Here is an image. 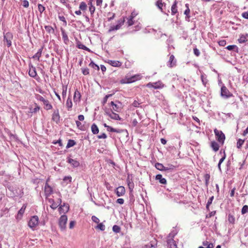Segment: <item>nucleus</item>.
Returning <instances> with one entry per match:
<instances>
[{"label":"nucleus","instance_id":"nucleus-1","mask_svg":"<svg viewBox=\"0 0 248 248\" xmlns=\"http://www.w3.org/2000/svg\"><path fill=\"white\" fill-rule=\"evenodd\" d=\"M177 232L178 231L176 229H173L167 236V243L168 248H178L177 242L174 240V237L177 234Z\"/></svg>","mask_w":248,"mask_h":248},{"label":"nucleus","instance_id":"nucleus-2","mask_svg":"<svg viewBox=\"0 0 248 248\" xmlns=\"http://www.w3.org/2000/svg\"><path fill=\"white\" fill-rule=\"evenodd\" d=\"M142 76L141 74H136L131 77L126 76L124 79L120 80L122 84L131 83L141 79Z\"/></svg>","mask_w":248,"mask_h":248},{"label":"nucleus","instance_id":"nucleus-3","mask_svg":"<svg viewBox=\"0 0 248 248\" xmlns=\"http://www.w3.org/2000/svg\"><path fill=\"white\" fill-rule=\"evenodd\" d=\"M214 132L217 140H218V142L223 144L225 139V135L221 131L218 130L217 129H215L214 130Z\"/></svg>","mask_w":248,"mask_h":248},{"label":"nucleus","instance_id":"nucleus-4","mask_svg":"<svg viewBox=\"0 0 248 248\" xmlns=\"http://www.w3.org/2000/svg\"><path fill=\"white\" fill-rule=\"evenodd\" d=\"M67 221V217L66 215L61 216L59 219V225L62 231L65 230L66 228V224Z\"/></svg>","mask_w":248,"mask_h":248},{"label":"nucleus","instance_id":"nucleus-5","mask_svg":"<svg viewBox=\"0 0 248 248\" xmlns=\"http://www.w3.org/2000/svg\"><path fill=\"white\" fill-rule=\"evenodd\" d=\"M39 218L37 216L32 217L28 222L30 228L34 229L38 224Z\"/></svg>","mask_w":248,"mask_h":248},{"label":"nucleus","instance_id":"nucleus-6","mask_svg":"<svg viewBox=\"0 0 248 248\" xmlns=\"http://www.w3.org/2000/svg\"><path fill=\"white\" fill-rule=\"evenodd\" d=\"M233 94L225 86H223L221 88V96L222 97L227 99L232 96Z\"/></svg>","mask_w":248,"mask_h":248},{"label":"nucleus","instance_id":"nucleus-7","mask_svg":"<svg viewBox=\"0 0 248 248\" xmlns=\"http://www.w3.org/2000/svg\"><path fill=\"white\" fill-rule=\"evenodd\" d=\"M155 167L157 170L161 171L173 170L174 168V166L172 165H169V167H165L163 165V164L159 163H156Z\"/></svg>","mask_w":248,"mask_h":248},{"label":"nucleus","instance_id":"nucleus-8","mask_svg":"<svg viewBox=\"0 0 248 248\" xmlns=\"http://www.w3.org/2000/svg\"><path fill=\"white\" fill-rule=\"evenodd\" d=\"M13 34L10 32H7L4 35V41L7 43V46L10 47L12 45Z\"/></svg>","mask_w":248,"mask_h":248},{"label":"nucleus","instance_id":"nucleus-9","mask_svg":"<svg viewBox=\"0 0 248 248\" xmlns=\"http://www.w3.org/2000/svg\"><path fill=\"white\" fill-rule=\"evenodd\" d=\"M58 210L60 214L62 213L65 214L69 211V206L68 204L63 203V204L59 206Z\"/></svg>","mask_w":248,"mask_h":248},{"label":"nucleus","instance_id":"nucleus-10","mask_svg":"<svg viewBox=\"0 0 248 248\" xmlns=\"http://www.w3.org/2000/svg\"><path fill=\"white\" fill-rule=\"evenodd\" d=\"M124 22V19L119 20L118 21V23L116 26H112L110 27V29L108 30V31L111 32L115 30H119L121 28V27L123 25Z\"/></svg>","mask_w":248,"mask_h":248},{"label":"nucleus","instance_id":"nucleus-11","mask_svg":"<svg viewBox=\"0 0 248 248\" xmlns=\"http://www.w3.org/2000/svg\"><path fill=\"white\" fill-rule=\"evenodd\" d=\"M52 119L56 123H58L60 120V116L58 109L55 110L52 114Z\"/></svg>","mask_w":248,"mask_h":248},{"label":"nucleus","instance_id":"nucleus-12","mask_svg":"<svg viewBox=\"0 0 248 248\" xmlns=\"http://www.w3.org/2000/svg\"><path fill=\"white\" fill-rule=\"evenodd\" d=\"M125 192V188L123 186H120L115 190V193L118 197L122 196Z\"/></svg>","mask_w":248,"mask_h":248},{"label":"nucleus","instance_id":"nucleus-13","mask_svg":"<svg viewBox=\"0 0 248 248\" xmlns=\"http://www.w3.org/2000/svg\"><path fill=\"white\" fill-rule=\"evenodd\" d=\"M176 61L174 58V56L173 55H170L167 65L170 67H172L176 65Z\"/></svg>","mask_w":248,"mask_h":248},{"label":"nucleus","instance_id":"nucleus-14","mask_svg":"<svg viewBox=\"0 0 248 248\" xmlns=\"http://www.w3.org/2000/svg\"><path fill=\"white\" fill-rule=\"evenodd\" d=\"M106 114L111 119L115 120H120L121 119L118 114L112 112H106Z\"/></svg>","mask_w":248,"mask_h":248},{"label":"nucleus","instance_id":"nucleus-15","mask_svg":"<svg viewBox=\"0 0 248 248\" xmlns=\"http://www.w3.org/2000/svg\"><path fill=\"white\" fill-rule=\"evenodd\" d=\"M29 75L32 78H35L37 75L35 68L32 65H30V69L29 70Z\"/></svg>","mask_w":248,"mask_h":248},{"label":"nucleus","instance_id":"nucleus-16","mask_svg":"<svg viewBox=\"0 0 248 248\" xmlns=\"http://www.w3.org/2000/svg\"><path fill=\"white\" fill-rule=\"evenodd\" d=\"M45 192L47 196L50 195L52 192V188L48 185L47 181H46L45 186Z\"/></svg>","mask_w":248,"mask_h":248},{"label":"nucleus","instance_id":"nucleus-17","mask_svg":"<svg viewBox=\"0 0 248 248\" xmlns=\"http://www.w3.org/2000/svg\"><path fill=\"white\" fill-rule=\"evenodd\" d=\"M67 162L74 168L78 167L79 166V162L72 158H68Z\"/></svg>","mask_w":248,"mask_h":248},{"label":"nucleus","instance_id":"nucleus-18","mask_svg":"<svg viewBox=\"0 0 248 248\" xmlns=\"http://www.w3.org/2000/svg\"><path fill=\"white\" fill-rule=\"evenodd\" d=\"M177 13V1L175 0L171 6V13L172 15H174Z\"/></svg>","mask_w":248,"mask_h":248},{"label":"nucleus","instance_id":"nucleus-19","mask_svg":"<svg viewBox=\"0 0 248 248\" xmlns=\"http://www.w3.org/2000/svg\"><path fill=\"white\" fill-rule=\"evenodd\" d=\"M186 7V9L184 12V14L186 16V20L187 21H189V18H190V9L189 8V4L186 3L185 5Z\"/></svg>","mask_w":248,"mask_h":248},{"label":"nucleus","instance_id":"nucleus-20","mask_svg":"<svg viewBox=\"0 0 248 248\" xmlns=\"http://www.w3.org/2000/svg\"><path fill=\"white\" fill-rule=\"evenodd\" d=\"M108 63L112 66L119 67L121 65V62L118 61H112L109 60Z\"/></svg>","mask_w":248,"mask_h":248},{"label":"nucleus","instance_id":"nucleus-21","mask_svg":"<svg viewBox=\"0 0 248 248\" xmlns=\"http://www.w3.org/2000/svg\"><path fill=\"white\" fill-rule=\"evenodd\" d=\"M26 208V205L23 204V205L22 206L21 208L19 210V211L18 212V214L17 215V218H21L22 215L24 213Z\"/></svg>","mask_w":248,"mask_h":248},{"label":"nucleus","instance_id":"nucleus-22","mask_svg":"<svg viewBox=\"0 0 248 248\" xmlns=\"http://www.w3.org/2000/svg\"><path fill=\"white\" fill-rule=\"evenodd\" d=\"M81 95L79 91L77 90L75 92L74 96V102H79L80 100Z\"/></svg>","mask_w":248,"mask_h":248},{"label":"nucleus","instance_id":"nucleus-23","mask_svg":"<svg viewBox=\"0 0 248 248\" xmlns=\"http://www.w3.org/2000/svg\"><path fill=\"white\" fill-rule=\"evenodd\" d=\"M248 34H242L238 39V41L239 43H244L247 41Z\"/></svg>","mask_w":248,"mask_h":248},{"label":"nucleus","instance_id":"nucleus-24","mask_svg":"<svg viewBox=\"0 0 248 248\" xmlns=\"http://www.w3.org/2000/svg\"><path fill=\"white\" fill-rule=\"evenodd\" d=\"M48 202L51 204L50 207L53 209H56L58 207V204L56 203L53 199H48Z\"/></svg>","mask_w":248,"mask_h":248},{"label":"nucleus","instance_id":"nucleus-25","mask_svg":"<svg viewBox=\"0 0 248 248\" xmlns=\"http://www.w3.org/2000/svg\"><path fill=\"white\" fill-rule=\"evenodd\" d=\"M155 178L156 180H159V182L162 184H166L167 181L166 179L162 178L161 174H157L156 175Z\"/></svg>","mask_w":248,"mask_h":248},{"label":"nucleus","instance_id":"nucleus-26","mask_svg":"<svg viewBox=\"0 0 248 248\" xmlns=\"http://www.w3.org/2000/svg\"><path fill=\"white\" fill-rule=\"evenodd\" d=\"M164 85L160 81L154 82V88L155 89H161L163 88Z\"/></svg>","mask_w":248,"mask_h":248},{"label":"nucleus","instance_id":"nucleus-27","mask_svg":"<svg viewBox=\"0 0 248 248\" xmlns=\"http://www.w3.org/2000/svg\"><path fill=\"white\" fill-rule=\"evenodd\" d=\"M111 106L112 107V110L116 111L119 112L121 110V108L119 105L116 104H115L113 101H111L110 103Z\"/></svg>","mask_w":248,"mask_h":248},{"label":"nucleus","instance_id":"nucleus-28","mask_svg":"<svg viewBox=\"0 0 248 248\" xmlns=\"http://www.w3.org/2000/svg\"><path fill=\"white\" fill-rule=\"evenodd\" d=\"M43 51V47L40 48L37 52L32 57L33 59H37L38 61H40V58L42 55V53Z\"/></svg>","mask_w":248,"mask_h":248},{"label":"nucleus","instance_id":"nucleus-29","mask_svg":"<svg viewBox=\"0 0 248 248\" xmlns=\"http://www.w3.org/2000/svg\"><path fill=\"white\" fill-rule=\"evenodd\" d=\"M92 1L93 0H90L88 2V5H89V11L92 15L94 14L95 9V7L93 5Z\"/></svg>","mask_w":248,"mask_h":248},{"label":"nucleus","instance_id":"nucleus-30","mask_svg":"<svg viewBox=\"0 0 248 248\" xmlns=\"http://www.w3.org/2000/svg\"><path fill=\"white\" fill-rule=\"evenodd\" d=\"M211 146L215 152L217 151L219 147L218 144L214 141L211 142Z\"/></svg>","mask_w":248,"mask_h":248},{"label":"nucleus","instance_id":"nucleus-31","mask_svg":"<svg viewBox=\"0 0 248 248\" xmlns=\"http://www.w3.org/2000/svg\"><path fill=\"white\" fill-rule=\"evenodd\" d=\"M91 130L93 134H97L99 132V129L95 124H93L91 126Z\"/></svg>","mask_w":248,"mask_h":248},{"label":"nucleus","instance_id":"nucleus-32","mask_svg":"<svg viewBox=\"0 0 248 248\" xmlns=\"http://www.w3.org/2000/svg\"><path fill=\"white\" fill-rule=\"evenodd\" d=\"M66 108L68 110H71L72 108L73 104L71 99L69 97L67 100L66 103Z\"/></svg>","mask_w":248,"mask_h":248},{"label":"nucleus","instance_id":"nucleus-33","mask_svg":"<svg viewBox=\"0 0 248 248\" xmlns=\"http://www.w3.org/2000/svg\"><path fill=\"white\" fill-rule=\"evenodd\" d=\"M43 104L45 109L46 110L51 109L52 108V106L49 103V101L47 100L44 101Z\"/></svg>","mask_w":248,"mask_h":248},{"label":"nucleus","instance_id":"nucleus-34","mask_svg":"<svg viewBox=\"0 0 248 248\" xmlns=\"http://www.w3.org/2000/svg\"><path fill=\"white\" fill-rule=\"evenodd\" d=\"M202 245L203 247L205 248H213L214 245L212 243H210L208 241H205L202 242Z\"/></svg>","mask_w":248,"mask_h":248},{"label":"nucleus","instance_id":"nucleus-35","mask_svg":"<svg viewBox=\"0 0 248 248\" xmlns=\"http://www.w3.org/2000/svg\"><path fill=\"white\" fill-rule=\"evenodd\" d=\"M107 130L110 132L116 133H121L123 131L122 130L115 129L110 126H108V127L107 128Z\"/></svg>","mask_w":248,"mask_h":248},{"label":"nucleus","instance_id":"nucleus-36","mask_svg":"<svg viewBox=\"0 0 248 248\" xmlns=\"http://www.w3.org/2000/svg\"><path fill=\"white\" fill-rule=\"evenodd\" d=\"M79 8L80 10L85 11L87 9V6L86 3L85 2H84V1L81 2L80 3Z\"/></svg>","mask_w":248,"mask_h":248},{"label":"nucleus","instance_id":"nucleus-37","mask_svg":"<svg viewBox=\"0 0 248 248\" xmlns=\"http://www.w3.org/2000/svg\"><path fill=\"white\" fill-rule=\"evenodd\" d=\"M201 78L203 85L205 86L206 83H207V79L206 77L204 74H202Z\"/></svg>","mask_w":248,"mask_h":248},{"label":"nucleus","instance_id":"nucleus-38","mask_svg":"<svg viewBox=\"0 0 248 248\" xmlns=\"http://www.w3.org/2000/svg\"><path fill=\"white\" fill-rule=\"evenodd\" d=\"M76 144V142L74 140H68V143L66 145V148H69L74 146Z\"/></svg>","mask_w":248,"mask_h":248},{"label":"nucleus","instance_id":"nucleus-39","mask_svg":"<svg viewBox=\"0 0 248 248\" xmlns=\"http://www.w3.org/2000/svg\"><path fill=\"white\" fill-rule=\"evenodd\" d=\"M67 86H62V96L63 98L66 97V93H67Z\"/></svg>","mask_w":248,"mask_h":248},{"label":"nucleus","instance_id":"nucleus-40","mask_svg":"<svg viewBox=\"0 0 248 248\" xmlns=\"http://www.w3.org/2000/svg\"><path fill=\"white\" fill-rule=\"evenodd\" d=\"M112 230L115 233H119L120 232L121 228L119 226L115 225L112 227Z\"/></svg>","mask_w":248,"mask_h":248},{"label":"nucleus","instance_id":"nucleus-41","mask_svg":"<svg viewBox=\"0 0 248 248\" xmlns=\"http://www.w3.org/2000/svg\"><path fill=\"white\" fill-rule=\"evenodd\" d=\"M214 198V197L213 196L209 199L206 207L207 210H209V206L212 204Z\"/></svg>","mask_w":248,"mask_h":248},{"label":"nucleus","instance_id":"nucleus-42","mask_svg":"<svg viewBox=\"0 0 248 248\" xmlns=\"http://www.w3.org/2000/svg\"><path fill=\"white\" fill-rule=\"evenodd\" d=\"M38 9L39 12L42 14L46 9L45 7L41 4H38Z\"/></svg>","mask_w":248,"mask_h":248},{"label":"nucleus","instance_id":"nucleus-43","mask_svg":"<svg viewBox=\"0 0 248 248\" xmlns=\"http://www.w3.org/2000/svg\"><path fill=\"white\" fill-rule=\"evenodd\" d=\"M244 142V140L239 139L237 142V147L240 148Z\"/></svg>","mask_w":248,"mask_h":248},{"label":"nucleus","instance_id":"nucleus-44","mask_svg":"<svg viewBox=\"0 0 248 248\" xmlns=\"http://www.w3.org/2000/svg\"><path fill=\"white\" fill-rule=\"evenodd\" d=\"M96 228L100 229L101 231H104L105 229V226L102 223H100L97 225Z\"/></svg>","mask_w":248,"mask_h":248},{"label":"nucleus","instance_id":"nucleus-45","mask_svg":"<svg viewBox=\"0 0 248 248\" xmlns=\"http://www.w3.org/2000/svg\"><path fill=\"white\" fill-rule=\"evenodd\" d=\"M248 212V206L247 205H244L241 210L242 214L244 215Z\"/></svg>","mask_w":248,"mask_h":248},{"label":"nucleus","instance_id":"nucleus-46","mask_svg":"<svg viewBox=\"0 0 248 248\" xmlns=\"http://www.w3.org/2000/svg\"><path fill=\"white\" fill-rule=\"evenodd\" d=\"M228 221L230 223H233L235 221V218L233 216L230 214L228 216Z\"/></svg>","mask_w":248,"mask_h":248},{"label":"nucleus","instance_id":"nucleus-47","mask_svg":"<svg viewBox=\"0 0 248 248\" xmlns=\"http://www.w3.org/2000/svg\"><path fill=\"white\" fill-rule=\"evenodd\" d=\"M133 18H132L131 17L129 16V18L127 19V23L128 24V25L129 26H132L134 24V21L133 20Z\"/></svg>","mask_w":248,"mask_h":248},{"label":"nucleus","instance_id":"nucleus-48","mask_svg":"<svg viewBox=\"0 0 248 248\" xmlns=\"http://www.w3.org/2000/svg\"><path fill=\"white\" fill-rule=\"evenodd\" d=\"M45 28L46 30L49 33H50L51 31H54V30L52 28V27L50 26H46L45 27Z\"/></svg>","mask_w":248,"mask_h":248},{"label":"nucleus","instance_id":"nucleus-49","mask_svg":"<svg viewBox=\"0 0 248 248\" xmlns=\"http://www.w3.org/2000/svg\"><path fill=\"white\" fill-rule=\"evenodd\" d=\"M205 181V185L207 186L209 183V180L210 179V175L208 174H206L204 176Z\"/></svg>","mask_w":248,"mask_h":248},{"label":"nucleus","instance_id":"nucleus-50","mask_svg":"<svg viewBox=\"0 0 248 248\" xmlns=\"http://www.w3.org/2000/svg\"><path fill=\"white\" fill-rule=\"evenodd\" d=\"M78 48H80V49H83V50H85L90 51V49L89 48H88L87 47H86L84 45H78Z\"/></svg>","mask_w":248,"mask_h":248},{"label":"nucleus","instance_id":"nucleus-51","mask_svg":"<svg viewBox=\"0 0 248 248\" xmlns=\"http://www.w3.org/2000/svg\"><path fill=\"white\" fill-rule=\"evenodd\" d=\"M58 17H59V19L61 21H62L63 22L64 25H67V22H66V19H65V18L64 16H59Z\"/></svg>","mask_w":248,"mask_h":248},{"label":"nucleus","instance_id":"nucleus-52","mask_svg":"<svg viewBox=\"0 0 248 248\" xmlns=\"http://www.w3.org/2000/svg\"><path fill=\"white\" fill-rule=\"evenodd\" d=\"M156 5L157 6V7L161 10L162 9V6H163V3H162V1L161 0H158L157 2H156Z\"/></svg>","mask_w":248,"mask_h":248},{"label":"nucleus","instance_id":"nucleus-53","mask_svg":"<svg viewBox=\"0 0 248 248\" xmlns=\"http://www.w3.org/2000/svg\"><path fill=\"white\" fill-rule=\"evenodd\" d=\"M23 6L25 8H27L29 7V2L28 0H24L22 1V3Z\"/></svg>","mask_w":248,"mask_h":248},{"label":"nucleus","instance_id":"nucleus-54","mask_svg":"<svg viewBox=\"0 0 248 248\" xmlns=\"http://www.w3.org/2000/svg\"><path fill=\"white\" fill-rule=\"evenodd\" d=\"M82 74L84 75H87L89 74V69L88 68H82Z\"/></svg>","mask_w":248,"mask_h":248},{"label":"nucleus","instance_id":"nucleus-55","mask_svg":"<svg viewBox=\"0 0 248 248\" xmlns=\"http://www.w3.org/2000/svg\"><path fill=\"white\" fill-rule=\"evenodd\" d=\"M226 48L229 50H232L234 48H236L237 49H238L237 47L235 45H230V46H228Z\"/></svg>","mask_w":248,"mask_h":248},{"label":"nucleus","instance_id":"nucleus-56","mask_svg":"<svg viewBox=\"0 0 248 248\" xmlns=\"http://www.w3.org/2000/svg\"><path fill=\"white\" fill-rule=\"evenodd\" d=\"M89 66L92 67L93 68H97V70H99V66L95 64L93 62H92L90 64Z\"/></svg>","mask_w":248,"mask_h":248},{"label":"nucleus","instance_id":"nucleus-57","mask_svg":"<svg viewBox=\"0 0 248 248\" xmlns=\"http://www.w3.org/2000/svg\"><path fill=\"white\" fill-rule=\"evenodd\" d=\"M193 52H194V54L197 56V57H198L200 56V52L199 51V50L198 49H197V48H194L193 49Z\"/></svg>","mask_w":248,"mask_h":248},{"label":"nucleus","instance_id":"nucleus-58","mask_svg":"<svg viewBox=\"0 0 248 248\" xmlns=\"http://www.w3.org/2000/svg\"><path fill=\"white\" fill-rule=\"evenodd\" d=\"M40 109V107L38 106H36V107L33 108L32 109H31V113H35L37 111H38Z\"/></svg>","mask_w":248,"mask_h":248},{"label":"nucleus","instance_id":"nucleus-59","mask_svg":"<svg viewBox=\"0 0 248 248\" xmlns=\"http://www.w3.org/2000/svg\"><path fill=\"white\" fill-rule=\"evenodd\" d=\"M92 219L93 222L97 223H98L99 222V219H98V218L94 216H92Z\"/></svg>","mask_w":248,"mask_h":248},{"label":"nucleus","instance_id":"nucleus-60","mask_svg":"<svg viewBox=\"0 0 248 248\" xmlns=\"http://www.w3.org/2000/svg\"><path fill=\"white\" fill-rule=\"evenodd\" d=\"M138 13L137 11H136L135 10H134L132 12L130 16L132 18H134L136 16L138 15Z\"/></svg>","mask_w":248,"mask_h":248},{"label":"nucleus","instance_id":"nucleus-61","mask_svg":"<svg viewBox=\"0 0 248 248\" xmlns=\"http://www.w3.org/2000/svg\"><path fill=\"white\" fill-rule=\"evenodd\" d=\"M242 16L245 19H248V12L243 13L242 14Z\"/></svg>","mask_w":248,"mask_h":248},{"label":"nucleus","instance_id":"nucleus-62","mask_svg":"<svg viewBox=\"0 0 248 248\" xmlns=\"http://www.w3.org/2000/svg\"><path fill=\"white\" fill-rule=\"evenodd\" d=\"M107 137V135L105 133H103L101 135L98 136V139H106Z\"/></svg>","mask_w":248,"mask_h":248},{"label":"nucleus","instance_id":"nucleus-63","mask_svg":"<svg viewBox=\"0 0 248 248\" xmlns=\"http://www.w3.org/2000/svg\"><path fill=\"white\" fill-rule=\"evenodd\" d=\"M116 202L120 204H123L124 203V200L123 199L119 198L117 200Z\"/></svg>","mask_w":248,"mask_h":248},{"label":"nucleus","instance_id":"nucleus-64","mask_svg":"<svg viewBox=\"0 0 248 248\" xmlns=\"http://www.w3.org/2000/svg\"><path fill=\"white\" fill-rule=\"evenodd\" d=\"M75 225V221H71L69 223V228L72 229Z\"/></svg>","mask_w":248,"mask_h":248}]
</instances>
